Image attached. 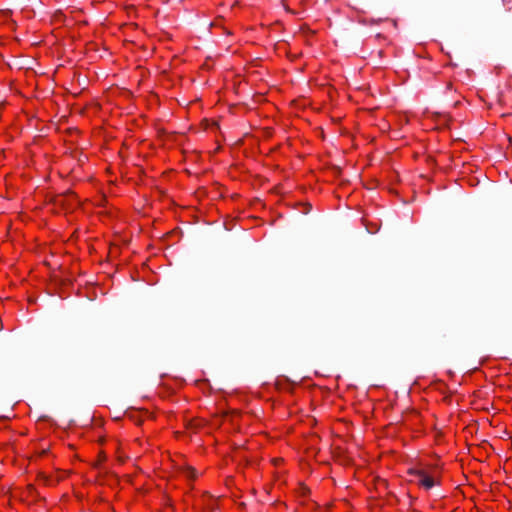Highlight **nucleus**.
<instances>
[{"instance_id":"1","label":"nucleus","mask_w":512,"mask_h":512,"mask_svg":"<svg viewBox=\"0 0 512 512\" xmlns=\"http://www.w3.org/2000/svg\"><path fill=\"white\" fill-rule=\"evenodd\" d=\"M408 474L411 476V481L420 488L430 490L440 484L442 466L438 458L421 459L408 469Z\"/></svg>"},{"instance_id":"2","label":"nucleus","mask_w":512,"mask_h":512,"mask_svg":"<svg viewBox=\"0 0 512 512\" xmlns=\"http://www.w3.org/2000/svg\"><path fill=\"white\" fill-rule=\"evenodd\" d=\"M240 417H241V413H239V412H233V413L231 414V416H230V418H231V420H232V421H236V420H237L238 418H240Z\"/></svg>"}]
</instances>
